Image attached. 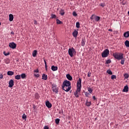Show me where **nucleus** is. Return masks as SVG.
I'll list each match as a JSON object with an SVG mask.
<instances>
[{"mask_svg": "<svg viewBox=\"0 0 129 129\" xmlns=\"http://www.w3.org/2000/svg\"><path fill=\"white\" fill-rule=\"evenodd\" d=\"M62 88L66 92L70 91L71 89V82L68 80L64 81L62 85Z\"/></svg>", "mask_w": 129, "mask_h": 129, "instance_id": "obj_1", "label": "nucleus"}, {"mask_svg": "<svg viewBox=\"0 0 129 129\" xmlns=\"http://www.w3.org/2000/svg\"><path fill=\"white\" fill-rule=\"evenodd\" d=\"M113 57L117 60H121V65L124 64V58H123V54L121 53L115 52L113 53Z\"/></svg>", "mask_w": 129, "mask_h": 129, "instance_id": "obj_2", "label": "nucleus"}, {"mask_svg": "<svg viewBox=\"0 0 129 129\" xmlns=\"http://www.w3.org/2000/svg\"><path fill=\"white\" fill-rule=\"evenodd\" d=\"M69 55L71 57H73L74 56V54L76 53V50L74 48L72 47V48H69L68 50Z\"/></svg>", "mask_w": 129, "mask_h": 129, "instance_id": "obj_3", "label": "nucleus"}, {"mask_svg": "<svg viewBox=\"0 0 129 129\" xmlns=\"http://www.w3.org/2000/svg\"><path fill=\"white\" fill-rule=\"evenodd\" d=\"M101 55H102V58H106V57H108V55H109V50L107 49L104 50L102 52Z\"/></svg>", "mask_w": 129, "mask_h": 129, "instance_id": "obj_4", "label": "nucleus"}, {"mask_svg": "<svg viewBox=\"0 0 129 129\" xmlns=\"http://www.w3.org/2000/svg\"><path fill=\"white\" fill-rule=\"evenodd\" d=\"M90 19L92 20L94 19H95V21L96 22H99L100 20V17L97 16H96L95 15H92V16L90 17Z\"/></svg>", "mask_w": 129, "mask_h": 129, "instance_id": "obj_5", "label": "nucleus"}, {"mask_svg": "<svg viewBox=\"0 0 129 129\" xmlns=\"http://www.w3.org/2000/svg\"><path fill=\"white\" fill-rule=\"evenodd\" d=\"M77 88H78V90L81 89V79L79 78L77 83Z\"/></svg>", "mask_w": 129, "mask_h": 129, "instance_id": "obj_6", "label": "nucleus"}, {"mask_svg": "<svg viewBox=\"0 0 129 129\" xmlns=\"http://www.w3.org/2000/svg\"><path fill=\"white\" fill-rule=\"evenodd\" d=\"M34 72V75L36 77V78H38V77H40V75L39 74H36V73H39V69H36L33 71Z\"/></svg>", "mask_w": 129, "mask_h": 129, "instance_id": "obj_7", "label": "nucleus"}, {"mask_svg": "<svg viewBox=\"0 0 129 129\" xmlns=\"http://www.w3.org/2000/svg\"><path fill=\"white\" fill-rule=\"evenodd\" d=\"M9 47L12 48V49H16V48H17V45L14 42L10 43Z\"/></svg>", "mask_w": 129, "mask_h": 129, "instance_id": "obj_8", "label": "nucleus"}, {"mask_svg": "<svg viewBox=\"0 0 129 129\" xmlns=\"http://www.w3.org/2000/svg\"><path fill=\"white\" fill-rule=\"evenodd\" d=\"M81 91V89H80V90H78V88H77V90L74 92V95L76 97H79V95H78V93L80 92Z\"/></svg>", "mask_w": 129, "mask_h": 129, "instance_id": "obj_9", "label": "nucleus"}, {"mask_svg": "<svg viewBox=\"0 0 129 129\" xmlns=\"http://www.w3.org/2000/svg\"><path fill=\"white\" fill-rule=\"evenodd\" d=\"M14 80H10L9 82V87H10V88H12V87L14 86Z\"/></svg>", "mask_w": 129, "mask_h": 129, "instance_id": "obj_10", "label": "nucleus"}, {"mask_svg": "<svg viewBox=\"0 0 129 129\" xmlns=\"http://www.w3.org/2000/svg\"><path fill=\"white\" fill-rule=\"evenodd\" d=\"M52 91L53 92H55V93H58V87L56 86H52Z\"/></svg>", "mask_w": 129, "mask_h": 129, "instance_id": "obj_11", "label": "nucleus"}, {"mask_svg": "<svg viewBox=\"0 0 129 129\" xmlns=\"http://www.w3.org/2000/svg\"><path fill=\"white\" fill-rule=\"evenodd\" d=\"M45 105H46V106L48 107V108H51L52 107V104H51V103H50L49 101H47L45 102Z\"/></svg>", "mask_w": 129, "mask_h": 129, "instance_id": "obj_12", "label": "nucleus"}, {"mask_svg": "<svg viewBox=\"0 0 129 129\" xmlns=\"http://www.w3.org/2000/svg\"><path fill=\"white\" fill-rule=\"evenodd\" d=\"M72 35L74 38H77V36H78V31L76 30L73 32Z\"/></svg>", "mask_w": 129, "mask_h": 129, "instance_id": "obj_13", "label": "nucleus"}, {"mask_svg": "<svg viewBox=\"0 0 129 129\" xmlns=\"http://www.w3.org/2000/svg\"><path fill=\"white\" fill-rule=\"evenodd\" d=\"M123 92H128V86H127V85H126L123 90H122Z\"/></svg>", "mask_w": 129, "mask_h": 129, "instance_id": "obj_14", "label": "nucleus"}, {"mask_svg": "<svg viewBox=\"0 0 129 129\" xmlns=\"http://www.w3.org/2000/svg\"><path fill=\"white\" fill-rule=\"evenodd\" d=\"M66 77L67 79H68V80H70V81H72V79H73L72 76H71L70 74H67L66 75Z\"/></svg>", "mask_w": 129, "mask_h": 129, "instance_id": "obj_15", "label": "nucleus"}, {"mask_svg": "<svg viewBox=\"0 0 129 129\" xmlns=\"http://www.w3.org/2000/svg\"><path fill=\"white\" fill-rule=\"evenodd\" d=\"M42 79L43 80H47V79H48V76L45 74H43Z\"/></svg>", "mask_w": 129, "mask_h": 129, "instance_id": "obj_16", "label": "nucleus"}, {"mask_svg": "<svg viewBox=\"0 0 129 129\" xmlns=\"http://www.w3.org/2000/svg\"><path fill=\"white\" fill-rule=\"evenodd\" d=\"M14 20V15L12 14H10L9 15V21L10 22H12Z\"/></svg>", "mask_w": 129, "mask_h": 129, "instance_id": "obj_17", "label": "nucleus"}, {"mask_svg": "<svg viewBox=\"0 0 129 129\" xmlns=\"http://www.w3.org/2000/svg\"><path fill=\"white\" fill-rule=\"evenodd\" d=\"M14 74H15L14 72H12L11 71H8L7 72V75H9V76H13V75H14Z\"/></svg>", "mask_w": 129, "mask_h": 129, "instance_id": "obj_18", "label": "nucleus"}, {"mask_svg": "<svg viewBox=\"0 0 129 129\" xmlns=\"http://www.w3.org/2000/svg\"><path fill=\"white\" fill-rule=\"evenodd\" d=\"M51 70H52V71H57V70H58V67L52 66L51 67Z\"/></svg>", "mask_w": 129, "mask_h": 129, "instance_id": "obj_19", "label": "nucleus"}, {"mask_svg": "<svg viewBox=\"0 0 129 129\" xmlns=\"http://www.w3.org/2000/svg\"><path fill=\"white\" fill-rule=\"evenodd\" d=\"M123 36L125 38H128L129 37V31L125 32L123 34Z\"/></svg>", "mask_w": 129, "mask_h": 129, "instance_id": "obj_20", "label": "nucleus"}, {"mask_svg": "<svg viewBox=\"0 0 129 129\" xmlns=\"http://www.w3.org/2000/svg\"><path fill=\"white\" fill-rule=\"evenodd\" d=\"M81 45L83 47L85 46V38H83L81 42Z\"/></svg>", "mask_w": 129, "mask_h": 129, "instance_id": "obj_21", "label": "nucleus"}, {"mask_svg": "<svg viewBox=\"0 0 129 129\" xmlns=\"http://www.w3.org/2000/svg\"><path fill=\"white\" fill-rule=\"evenodd\" d=\"M37 53H38V51L36 50H34L32 52L33 57H36L37 56Z\"/></svg>", "mask_w": 129, "mask_h": 129, "instance_id": "obj_22", "label": "nucleus"}, {"mask_svg": "<svg viewBox=\"0 0 129 129\" xmlns=\"http://www.w3.org/2000/svg\"><path fill=\"white\" fill-rule=\"evenodd\" d=\"M59 14L61 15V16H64V15H65V12L63 9H61L59 11Z\"/></svg>", "mask_w": 129, "mask_h": 129, "instance_id": "obj_23", "label": "nucleus"}, {"mask_svg": "<svg viewBox=\"0 0 129 129\" xmlns=\"http://www.w3.org/2000/svg\"><path fill=\"white\" fill-rule=\"evenodd\" d=\"M56 24L57 25H61V24H63V22H62L61 21H60L59 19H56Z\"/></svg>", "mask_w": 129, "mask_h": 129, "instance_id": "obj_24", "label": "nucleus"}, {"mask_svg": "<svg viewBox=\"0 0 129 129\" xmlns=\"http://www.w3.org/2000/svg\"><path fill=\"white\" fill-rule=\"evenodd\" d=\"M5 62L6 64H10L11 60H10V59L7 58L5 60Z\"/></svg>", "mask_w": 129, "mask_h": 129, "instance_id": "obj_25", "label": "nucleus"}, {"mask_svg": "<svg viewBox=\"0 0 129 129\" xmlns=\"http://www.w3.org/2000/svg\"><path fill=\"white\" fill-rule=\"evenodd\" d=\"M15 78L17 80H20V79H21V76L20 75H17L15 76Z\"/></svg>", "mask_w": 129, "mask_h": 129, "instance_id": "obj_26", "label": "nucleus"}, {"mask_svg": "<svg viewBox=\"0 0 129 129\" xmlns=\"http://www.w3.org/2000/svg\"><path fill=\"white\" fill-rule=\"evenodd\" d=\"M88 91L89 92V93L92 94V91H93V90L90 88H88Z\"/></svg>", "mask_w": 129, "mask_h": 129, "instance_id": "obj_27", "label": "nucleus"}, {"mask_svg": "<svg viewBox=\"0 0 129 129\" xmlns=\"http://www.w3.org/2000/svg\"><path fill=\"white\" fill-rule=\"evenodd\" d=\"M86 104L87 106H90V105H91V101L88 102V100H87Z\"/></svg>", "mask_w": 129, "mask_h": 129, "instance_id": "obj_28", "label": "nucleus"}, {"mask_svg": "<svg viewBox=\"0 0 129 129\" xmlns=\"http://www.w3.org/2000/svg\"><path fill=\"white\" fill-rule=\"evenodd\" d=\"M125 46L126 47H129V41L128 40H126L124 42Z\"/></svg>", "mask_w": 129, "mask_h": 129, "instance_id": "obj_29", "label": "nucleus"}, {"mask_svg": "<svg viewBox=\"0 0 129 129\" xmlns=\"http://www.w3.org/2000/svg\"><path fill=\"white\" fill-rule=\"evenodd\" d=\"M57 18V16H56V15L55 14H51L50 19H56Z\"/></svg>", "mask_w": 129, "mask_h": 129, "instance_id": "obj_30", "label": "nucleus"}, {"mask_svg": "<svg viewBox=\"0 0 129 129\" xmlns=\"http://www.w3.org/2000/svg\"><path fill=\"white\" fill-rule=\"evenodd\" d=\"M76 28H77L78 29H79L80 28V23H79V22H77L76 23Z\"/></svg>", "mask_w": 129, "mask_h": 129, "instance_id": "obj_31", "label": "nucleus"}, {"mask_svg": "<svg viewBox=\"0 0 129 129\" xmlns=\"http://www.w3.org/2000/svg\"><path fill=\"white\" fill-rule=\"evenodd\" d=\"M44 63H45V70H46V71H47V70H48V67L47 66V62H46L45 60H44Z\"/></svg>", "mask_w": 129, "mask_h": 129, "instance_id": "obj_32", "label": "nucleus"}, {"mask_svg": "<svg viewBox=\"0 0 129 129\" xmlns=\"http://www.w3.org/2000/svg\"><path fill=\"white\" fill-rule=\"evenodd\" d=\"M20 77H21L22 79H25V78L26 77V74H22Z\"/></svg>", "mask_w": 129, "mask_h": 129, "instance_id": "obj_33", "label": "nucleus"}, {"mask_svg": "<svg viewBox=\"0 0 129 129\" xmlns=\"http://www.w3.org/2000/svg\"><path fill=\"white\" fill-rule=\"evenodd\" d=\"M56 124H59V122H60V119L57 118L55 120Z\"/></svg>", "mask_w": 129, "mask_h": 129, "instance_id": "obj_34", "label": "nucleus"}, {"mask_svg": "<svg viewBox=\"0 0 129 129\" xmlns=\"http://www.w3.org/2000/svg\"><path fill=\"white\" fill-rule=\"evenodd\" d=\"M107 73H108V74H109L110 75H112V72H111L110 70H108L107 71Z\"/></svg>", "mask_w": 129, "mask_h": 129, "instance_id": "obj_35", "label": "nucleus"}, {"mask_svg": "<svg viewBox=\"0 0 129 129\" xmlns=\"http://www.w3.org/2000/svg\"><path fill=\"white\" fill-rule=\"evenodd\" d=\"M22 118L23 119H27V115H26V114L24 113L23 115H22Z\"/></svg>", "mask_w": 129, "mask_h": 129, "instance_id": "obj_36", "label": "nucleus"}, {"mask_svg": "<svg viewBox=\"0 0 129 129\" xmlns=\"http://www.w3.org/2000/svg\"><path fill=\"white\" fill-rule=\"evenodd\" d=\"M111 79H112V80H113V79H116V76L114 75H112L111 77Z\"/></svg>", "mask_w": 129, "mask_h": 129, "instance_id": "obj_37", "label": "nucleus"}, {"mask_svg": "<svg viewBox=\"0 0 129 129\" xmlns=\"http://www.w3.org/2000/svg\"><path fill=\"white\" fill-rule=\"evenodd\" d=\"M3 54L5 55V56H9V55H10V52H6V51H4Z\"/></svg>", "mask_w": 129, "mask_h": 129, "instance_id": "obj_38", "label": "nucleus"}, {"mask_svg": "<svg viewBox=\"0 0 129 129\" xmlns=\"http://www.w3.org/2000/svg\"><path fill=\"white\" fill-rule=\"evenodd\" d=\"M110 63H111V60L110 59H108L106 60L105 64H110Z\"/></svg>", "mask_w": 129, "mask_h": 129, "instance_id": "obj_39", "label": "nucleus"}, {"mask_svg": "<svg viewBox=\"0 0 129 129\" xmlns=\"http://www.w3.org/2000/svg\"><path fill=\"white\" fill-rule=\"evenodd\" d=\"M73 16H74V17H77V13H76L75 12H74L73 13Z\"/></svg>", "mask_w": 129, "mask_h": 129, "instance_id": "obj_40", "label": "nucleus"}, {"mask_svg": "<svg viewBox=\"0 0 129 129\" xmlns=\"http://www.w3.org/2000/svg\"><path fill=\"white\" fill-rule=\"evenodd\" d=\"M85 95L86 96V97H88V95H89V93H88L87 92L85 93Z\"/></svg>", "mask_w": 129, "mask_h": 129, "instance_id": "obj_41", "label": "nucleus"}, {"mask_svg": "<svg viewBox=\"0 0 129 129\" xmlns=\"http://www.w3.org/2000/svg\"><path fill=\"white\" fill-rule=\"evenodd\" d=\"M105 6L104 5V4H103V3H101L100 4V7H102V8H104Z\"/></svg>", "mask_w": 129, "mask_h": 129, "instance_id": "obj_42", "label": "nucleus"}, {"mask_svg": "<svg viewBox=\"0 0 129 129\" xmlns=\"http://www.w3.org/2000/svg\"><path fill=\"white\" fill-rule=\"evenodd\" d=\"M34 25H38V23L37 22V21L34 20Z\"/></svg>", "mask_w": 129, "mask_h": 129, "instance_id": "obj_43", "label": "nucleus"}, {"mask_svg": "<svg viewBox=\"0 0 129 129\" xmlns=\"http://www.w3.org/2000/svg\"><path fill=\"white\" fill-rule=\"evenodd\" d=\"M4 78V76L3 75H0V79H3Z\"/></svg>", "mask_w": 129, "mask_h": 129, "instance_id": "obj_44", "label": "nucleus"}, {"mask_svg": "<svg viewBox=\"0 0 129 129\" xmlns=\"http://www.w3.org/2000/svg\"><path fill=\"white\" fill-rule=\"evenodd\" d=\"M44 129H49V127H48V126H45Z\"/></svg>", "mask_w": 129, "mask_h": 129, "instance_id": "obj_45", "label": "nucleus"}, {"mask_svg": "<svg viewBox=\"0 0 129 129\" xmlns=\"http://www.w3.org/2000/svg\"><path fill=\"white\" fill-rule=\"evenodd\" d=\"M93 99H94V100H96V98L95 97V96H93Z\"/></svg>", "mask_w": 129, "mask_h": 129, "instance_id": "obj_46", "label": "nucleus"}, {"mask_svg": "<svg viewBox=\"0 0 129 129\" xmlns=\"http://www.w3.org/2000/svg\"><path fill=\"white\" fill-rule=\"evenodd\" d=\"M124 77H125L126 78H128V75H124Z\"/></svg>", "mask_w": 129, "mask_h": 129, "instance_id": "obj_47", "label": "nucleus"}, {"mask_svg": "<svg viewBox=\"0 0 129 129\" xmlns=\"http://www.w3.org/2000/svg\"><path fill=\"white\" fill-rule=\"evenodd\" d=\"M90 76H91L90 74H88V77H90Z\"/></svg>", "mask_w": 129, "mask_h": 129, "instance_id": "obj_48", "label": "nucleus"}, {"mask_svg": "<svg viewBox=\"0 0 129 129\" xmlns=\"http://www.w3.org/2000/svg\"><path fill=\"white\" fill-rule=\"evenodd\" d=\"M108 31H109V32H112V29H108Z\"/></svg>", "mask_w": 129, "mask_h": 129, "instance_id": "obj_49", "label": "nucleus"}, {"mask_svg": "<svg viewBox=\"0 0 129 129\" xmlns=\"http://www.w3.org/2000/svg\"><path fill=\"white\" fill-rule=\"evenodd\" d=\"M12 35H14V32H11Z\"/></svg>", "mask_w": 129, "mask_h": 129, "instance_id": "obj_50", "label": "nucleus"}, {"mask_svg": "<svg viewBox=\"0 0 129 129\" xmlns=\"http://www.w3.org/2000/svg\"><path fill=\"white\" fill-rule=\"evenodd\" d=\"M128 15L129 16V11L128 12Z\"/></svg>", "mask_w": 129, "mask_h": 129, "instance_id": "obj_51", "label": "nucleus"}, {"mask_svg": "<svg viewBox=\"0 0 129 129\" xmlns=\"http://www.w3.org/2000/svg\"><path fill=\"white\" fill-rule=\"evenodd\" d=\"M1 25H2V24L0 23V26H1Z\"/></svg>", "mask_w": 129, "mask_h": 129, "instance_id": "obj_52", "label": "nucleus"}]
</instances>
